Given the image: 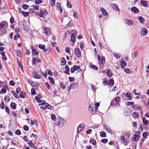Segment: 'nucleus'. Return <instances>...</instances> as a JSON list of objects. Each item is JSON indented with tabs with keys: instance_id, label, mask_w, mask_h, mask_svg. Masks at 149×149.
<instances>
[{
	"instance_id": "f257e3e1",
	"label": "nucleus",
	"mask_w": 149,
	"mask_h": 149,
	"mask_svg": "<svg viewBox=\"0 0 149 149\" xmlns=\"http://www.w3.org/2000/svg\"><path fill=\"white\" fill-rule=\"evenodd\" d=\"M99 106L100 104L99 103H96L95 104H91L89 107L90 112L93 114H95L98 109V107Z\"/></svg>"
},
{
	"instance_id": "f03ea898",
	"label": "nucleus",
	"mask_w": 149,
	"mask_h": 149,
	"mask_svg": "<svg viewBox=\"0 0 149 149\" xmlns=\"http://www.w3.org/2000/svg\"><path fill=\"white\" fill-rule=\"evenodd\" d=\"M97 58L99 61L100 67V68L102 69L104 67V64L105 62V59L104 57L102 56L100 57L99 55H97Z\"/></svg>"
},
{
	"instance_id": "7ed1b4c3",
	"label": "nucleus",
	"mask_w": 149,
	"mask_h": 149,
	"mask_svg": "<svg viewBox=\"0 0 149 149\" xmlns=\"http://www.w3.org/2000/svg\"><path fill=\"white\" fill-rule=\"evenodd\" d=\"M65 121L62 118H60L58 121H56L55 123L56 125H58L59 127H62L65 124Z\"/></svg>"
},
{
	"instance_id": "20e7f679",
	"label": "nucleus",
	"mask_w": 149,
	"mask_h": 149,
	"mask_svg": "<svg viewBox=\"0 0 149 149\" xmlns=\"http://www.w3.org/2000/svg\"><path fill=\"white\" fill-rule=\"evenodd\" d=\"M47 14V12L46 10L45 9H43L40 10L39 15L40 17L45 18Z\"/></svg>"
},
{
	"instance_id": "39448f33",
	"label": "nucleus",
	"mask_w": 149,
	"mask_h": 149,
	"mask_svg": "<svg viewBox=\"0 0 149 149\" xmlns=\"http://www.w3.org/2000/svg\"><path fill=\"white\" fill-rule=\"evenodd\" d=\"M43 33L47 35H50L51 31L50 30L49 28L43 27Z\"/></svg>"
},
{
	"instance_id": "423d86ee",
	"label": "nucleus",
	"mask_w": 149,
	"mask_h": 149,
	"mask_svg": "<svg viewBox=\"0 0 149 149\" xmlns=\"http://www.w3.org/2000/svg\"><path fill=\"white\" fill-rule=\"evenodd\" d=\"M74 53L75 55L79 57L81 56V53L80 49L79 48H76L75 49Z\"/></svg>"
},
{
	"instance_id": "0eeeda50",
	"label": "nucleus",
	"mask_w": 149,
	"mask_h": 149,
	"mask_svg": "<svg viewBox=\"0 0 149 149\" xmlns=\"http://www.w3.org/2000/svg\"><path fill=\"white\" fill-rule=\"evenodd\" d=\"M120 98L119 97H116L114 98V100H112L111 101V105L112 106L114 104V101H115L116 103L119 102L120 101Z\"/></svg>"
},
{
	"instance_id": "6e6552de",
	"label": "nucleus",
	"mask_w": 149,
	"mask_h": 149,
	"mask_svg": "<svg viewBox=\"0 0 149 149\" xmlns=\"http://www.w3.org/2000/svg\"><path fill=\"white\" fill-rule=\"evenodd\" d=\"M32 63L33 64H35L41 62V60L36 57H34L32 58Z\"/></svg>"
},
{
	"instance_id": "1a4fd4ad",
	"label": "nucleus",
	"mask_w": 149,
	"mask_h": 149,
	"mask_svg": "<svg viewBox=\"0 0 149 149\" xmlns=\"http://www.w3.org/2000/svg\"><path fill=\"white\" fill-rule=\"evenodd\" d=\"M120 142L124 144V145L126 146L128 144V143L126 141L125 138L123 136H121L120 139Z\"/></svg>"
},
{
	"instance_id": "9d476101",
	"label": "nucleus",
	"mask_w": 149,
	"mask_h": 149,
	"mask_svg": "<svg viewBox=\"0 0 149 149\" xmlns=\"http://www.w3.org/2000/svg\"><path fill=\"white\" fill-rule=\"evenodd\" d=\"M84 128V124H81L80 125L77 127V132L79 133L81 132Z\"/></svg>"
},
{
	"instance_id": "9b49d317",
	"label": "nucleus",
	"mask_w": 149,
	"mask_h": 149,
	"mask_svg": "<svg viewBox=\"0 0 149 149\" xmlns=\"http://www.w3.org/2000/svg\"><path fill=\"white\" fill-rule=\"evenodd\" d=\"M80 66L79 65H74L73 68H72L70 69L71 72L72 73H74L75 70H76L79 69L80 68Z\"/></svg>"
},
{
	"instance_id": "f8f14e48",
	"label": "nucleus",
	"mask_w": 149,
	"mask_h": 149,
	"mask_svg": "<svg viewBox=\"0 0 149 149\" xmlns=\"http://www.w3.org/2000/svg\"><path fill=\"white\" fill-rule=\"evenodd\" d=\"M148 33V31L145 28H143L141 30V35L142 36H144L146 35Z\"/></svg>"
},
{
	"instance_id": "ddd939ff",
	"label": "nucleus",
	"mask_w": 149,
	"mask_h": 149,
	"mask_svg": "<svg viewBox=\"0 0 149 149\" xmlns=\"http://www.w3.org/2000/svg\"><path fill=\"white\" fill-rule=\"evenodd\" d=\"M31 49L32 50V54L33 56H35L38 54L37 51L36 49H34L33 46L31 47Z\"/></svg>"
},
{
	"instance_id": "4468645a",
	"label": "nucleus",
	"mask_w": 149,
	"mask_h": 149,
	"mask_svg": "<svg viewBox=\"0 0 149 149\" xmlns=\"http://www.w3.org/2000/svg\"><path fill=\"white\" fill-rule=\"evenodd\" d=\"M76 36L75 34L73 33L72 34L70 38V40L73 43L75 42L76 40Z\"/></svg>"
},
{
	"instance_id": "2eb2a0df",
	"label": "nucleus",
	"mask_w": 149,
	"mask_h": 149,
	"mask_svg": "<svg viewBox=\"0 0 149 149\" xmlns=\"http://www.w3.org/2000/svg\"><path fill=\"white\" fill-rule=\"evenodd\" d=\"M120 64L122 68H124L126 65V62L124 60H122L120 62Z\"/></svg>"
},
{
	"instance_id": "dca6fc26",
	"label": "nucleus",
	"mask_w": 149,
	"mask_h": 149,
	"mask_svg": "<svg viewBox=\"0 0 149 149\" xmlns=\"http://www.w3.org/2000/svg\"><path fill=\"white\" fill-rule=\"evenodd\" d=\"M111 6L116 11H119V9L118 7V6L115 4H113L111 5Z\"/></svg>"
},
{
	"instance_id": "f3484780",
	"label": "nucleus",
	"mask_w": 149,
	"mask_h": 149,
	"mask_svg": "<svg viewBox=\"0 0 149 149\" xmlns=\"http://www.w3.org/2000/svg\"><path fill=\"white\" fill-rule=\"evenodd\" d=\"M125 22L126 24L128 25H132L133 24V22L132 20L129 19H125Z\"/></svg>"
},
{
	"instance_id": "a211bd4d",
	"label": "nucleus",
	"mask_w": 149,
	"mask_h": 149,
	"mask_svg": "<svg viewBox=\"0 0 149 149\" xmlns=\"http://www.w3.org/2000/svg\"><path fill=\"white\" fill-rule=\"evenodd\" d=\"M140 136L136 134H134L133 137V140L134 141H137L140 139Z\"/></svg>"
},
{
	"instance_id": "6ab92c4d",
	"label": "nucleus",
	"mask_w": 149,
	"mask_h": 149,
	"mask_svg": "<svg viewBox=\"0 0 149 149\" xmlns=\"http://www.w3.org/2000/svg\"><path fill=\"white\" fill-rule=\"evenodd\" d=\"M104 127H105L106 130L108 133H110L111 134H113V132L111 128L109 127H106V126H104Z\"/></svg>"
},
{
	"instance_id": "aec40b11",
	"label": "nucleus",
	"mask_w": 149,
	"mask_h": 149,
	"mask_svg": "<svg viewBox=\"0 0 149 149\" xmlns=\"http://www.w3.org/2000/svg\"><path fill=\"white\" fill-rule=\"evenodd\" d=\"M131 11H133L134 13H139V10L136 7H133L131 8Z\"/></svg>"
},
{
	"instance_id": "412c9836",
	"label": "nucleus",
	"mask_w": 149,
	"mask_h": 149,
	"mask_svg": "<svg viewBox=\"0 0 149 149\" xmlns=\"http://www.w3.org/2000/svg\"><path fill=\"white\" fill-rule=\"evenodd\" d=\"M133 108L135 110H138L139 111L141 110L142 108L141 107L137 105H135L132 106Z\"/></svg>"
},
{
	"instance_id": "4be33fe9",
	"label": "nucleus",
	"mask_w": 149,
	"mask_h": 149,
	"mask_svg": "<svg viewBox=\"0 0 149 149\" xmlns=\"http://www.w3.org/2000/svg\"><path fill=\"white\" fill-rule=\"evenodd\" d=\"M7 23V22L5 21H2L0 24V29L4 27Z\"/></svg>"
},
{
	"instance_id": "5701e85b",
	"label": "nucleus",
	"mask_w": 149,
	"mask_h": 149,
	"mask_svg": "<svg viewBox=\"0 0 149 149\" xmlns=\"http://www.w3.org/2000/svg\"><path fill=\"white\" fill-rule=\"evenodd\" d=\"M65 70L64 71V72L67 74H69L70 69L68 65L65 66Z\"/></svg>"
},
{
	"instance_id": "b1692460",
	"label": "nucleus",
	"mask_w": 149,
	"mask_h": 149,
	"mask_svg": "<svg viewBox=\"0 0 149 149\" xmlns=\"http://www.w3.org/2000/svg\"><path fill=\"white\" fill-rule=\"evenodd\" d=\"M141 4L144 7H146L148 5V2L145 1L141 0Z\"/></svg>"
},
{
	"instance_id": "393cba45",
	"label": "nucleus",
	"mask_w": 149,
	"mask_h": 149,
	"mask_svg": "<svg viewBox=\"0 0 149 149\" xmlns=\"http://www.w3.org/2000/svg\"><path fill=\"white\" fill-rule=\"evenodd\" d=\"M114 83V82L113 80L112 79H110L109 80V81L107 83V84H108L109 86H112L113 85ZM106 85H107V84H106ZM106 85V84L105 85H104L105 86Z\"/></svg>"
},
{
	"instance_id": "a878e982",
	"label": "nucleus",
	"mask_w": 149,
	"mask_h": 149,
	"mask_svg": "<svg viewBox=\"0 0 149 149\" xmlns=\"http://www.w3.org/2000/svg\"><path fill=\"white\" fill-rule=\"evenodd\" d=\"M126 96L129 98L130 100H131L132 97V95L130 93L128 92L126 93Z\"/></svg>"
},
{
	"instance_id": "bb28decb",
	"label": "nucleus",
	"mask_w": 149,
	"mask_h": 149,
	"mask_svg": "<svg viewBox=\"0 0 149 149\" xmlns=\"http://www.w3.org/2000/svg\"><path fill=\"white\" fill-rule=\"evenodd\" d=\"M138 18L139 20L140 21L141 23H143L144 22V19L142 16H139L138 17Z\"/></svg>"
},
{
	"instance_id": "cd10ccee",
	"label": "nucleus",
	"mask_w": 149,
	"mask_h": 149,
	"mask_svg": "<svg viewBox=\"0 0 149 149\" xmlns=\"http://www.w3.org/2000/svg\"><path fill=\"white\" fill-rule=\"evenodd\" d=\"M10 106L13 109H15L16 108V104L14 102H12L10 104Z\"/></svg>"
},
{
	"instance_id": "c85d7f7f",
	"label": "nucleus",
	"mask_w": 149,
	"mask_h": 149,
	"mask_svg": "<svg viewBox=\"0 0 149 149\" xmlns=\"http://www.w3.org/2000/svg\"><path fill=\"white\" fill-rule=\"evenodd\" d=\"M101 11L102 15H108L107 13L104 9L103 8L102 9H101Z\"/></svg>"
},
{
	"instance_id": "c756f323",
	"label": "nucleus",
	"mask_w": 149,
	"mask_h": 149,
	"mask_svg": "<svg viewBox=\"0 0 149 149\" xmlns=\"http://www.w3.org/2000/svg\"><path fill=\"white\" fill-rule=\"evenodd\" d=\"M2 56V59L3 60H6L7 59L6 57L5 56V52H2L1 53Z\"/></svg>"
},
{
	"instance_id": "7c9ffc66",
	"label": "nucleus",
	"mask_w": 149,
	"mask_h": 149,
	"mask_svg": "<svg viewBox=\"0 0 149 149\" xmlns=\"http://www.w3.org/2000/svg\"><path fill=\"white\" fill-rule=\"evenodd\" d=\"M143 123L144 124L147 125L148 123V121L145 118H143L142 119Z\"/></svg>"
},
{
	"instance_id": "2f4dec72",
	"label": "nucleus",
	"mask_w": 149,
	"mask_h": 149,
	"mask_svg": "<svg viewBox=\"0 0 149 149\" xmlns=\"http://www.w3.org/2000/svg\"><path fill=\"white\" fill-rule=\"evenodd\" d=\"M139 113L137 112H134L132 114V116L134 118H137L139 117Z\"/></svg>"
},
{
	"instance_id": "473e14b6",
	"label": "nucleus",
	"mask_w": 149,
	"mask_h": 149,
	"mask_svg": "<svg viewBox=\"0 0 149 149\" xmlns=\"http://www.w3.org/2000/svg\"><path fill=\"white\" fill-rule=\"evenodd\" d=\"M107 74L109 77H111L113 75L112 72L110 70H108L107 72Z\"/></svg>"
},
{
	"instance_id": "72a5a7b5",
	"label": "nucleus",
	"mask_w": 149,
	"mask_h": 149,
	"mask_svg": "<svg viewBox=\"0 0 149 149\" xmlns=\"http://www.w3.org/2000/svg\"><path fill=\"white\" fill-rule=\"evenodd\" d=\"M33 77L34 78L38 79H40L41 78L40 76L36 73V72H33Z\"/></svg>"
},
{
	"instance_id": "f704fd0d",
	"label": "nucleus",
	"mask_w": 149,
	"mask_h": 149,
	"mask_svg": "<svg viewBox=\"0 0 149 149\" xmlns=\"http://www.w3.org/2000/svg\"><path fill=\"white\" fill-rule=\"evenodd\" d=\"M20 97L23 98H25L26 94L23 92H21L19 94Z\"/></svg>"
},
{
	"instance_id": "c9c22d12",
	"label": "nucleus",
	"mask_w": 149,
	"mask_h": 149,
	"mask_svg": "<svg viewBox=\"0 0 149 149\" xmlns=\"http://www.w3.org/2000/svg\"><path fill=\"white\" fill-rule=\"evenodd\" d=\"M90 143H92L93 145L95 146L96 144V142L95 140L94 139H91L90 140Z\"/></svg>"
},
{
	"instance_id": "e433bc0d",
	"label": "nucleus",
	"mask_w": 149,
	"mask_h": 149,
	"mask_svg": "<svg viewBox=\"0 0 149 149\" xmlns=\"http://www.w3.org/2000/svg\"><path fill=\"white\" fill-rule=\"evenodd\" d=\"M50 81L51 84H55V82L53 78L51 77H48Z\"/></svg>"
},
{
	"instance_id": "4c0bfd02",
	"label": "nucleus",
	"mask_w": 149,
	"mask_h": 149,
	"mask_svg": "<svg viewBox=\"0 0 149 149\" xmlns=\"http://www.w3.org/2000/svg\"><path fill=\"white\" fill-rule=\"evenodd\" d=\"M90 67L91 68L93 69L94 70H97V67L95 65H90Z\"/></svg>"
},
{
	"instance_id": "58836bf2",
	"label": "nucleus",
	"mask_w": 149,
	"mask_h": 149,
	"mask_svg": "<svg viewBox=\"0 0 149 149\" xmlns=\"http://www.w3.org/2000/svg\"><path fill=\"white\" fill-rule=\"evenodd\" d=\"M113 55L117 58H120V54L119 53H114Z\"/></svg>"
},
{
	"instance_id": "ea45409f",
	"label": "nucleus",
	"mask_w": 149,
	"mask_h": 149,
	"mask_svg": "<svg viewBox=\"0 0 149 149\" xmlns=\"http://www.w3.org/2000/svg\"><path fill=\"white\" fill-rule=\"evenodd\" d=\"M125 104L127 106L132 105L133 106L134 105V103L133 102H126Z\"/></svg>"
},
{
	"instance_id": "a19ab883",
	"label": "nucleus",
	"mask_w": 149,
	"mask_h": 149,
	"mask_svg": "<svg viewBox=\"0 0 149 149\" xmlns=\"http://www.w3.org/2000/svg\"><path fill=\"white\" fill-rule=\"evenodd\" d=\"M106 133L104 132H101L100 133V135L102 137H104L106 136Z\"/></svg>"
},
{
	"instance_id": "79ce46f5",
	"label": "nucleus",
	"mask_w": 149,
	"mask_h": 149,
	"mask_svg": "<svg viewBox=\"0 0 149 149\" xmlns=\"http://www.w3.org/2000/svg\"><path fill=\"white\" fill-rule=\"evenodd\" d=\"M66 61L65 60L64 58L63 57L61 59V63L63 65H65L66 63Z\"/></svg>"
},
{
	"instance_id": "37998d69",
	"label": "nucleus",
	"mask_w": 149,
	"mask_h": 149,
	"mask_svg": "<svg viewBox=\"0 0 149 149\" xmlns=\"http://www.w3.org/2000/svg\"><path fill=\"white\" fill-rule=\"evenodd\" d=\"M148 132H144L143 134L142 135L143 137L145 139L146 138L147 136H148Z\"/></svg>"
},
{
	"instance_id": "c03bdc74",
	"label": "nucleus",
	"mask_w": 149,
	"mask_h": 149,
	"mask_svg": "<svg viewBox=\"0 0 149 149\" xmlns=\"http://www.w3.org/2000/svg\"><path fill=\"white\" fill-rule=\"evenodd\" d=\"M38 47L41 49L43 50L45 47L44 45L40 44L38 45Z\"/></svg>"
},
{
	"instance_id": "a18cd8bd",
	"label": "nucleus",
	"mask_w": 149,
	"mask_h": 149,
	"mask_svg": "<svg viewBox=\"0 0 149 149\" xmlns=\"http://www.w3.org/2000/svg\"><path fill=\"white\" fill-rule=\"evenodd\" d=\"M10 100V98L8 96H6L4 98V100L5 102H8Z\"/></svg>"
},
{
	"instance_id": "49530a36",
	"label": "nucleus",
	"mask_w": 149,
	"mask_h": 149,
	"mask_svg": "<svg viewBox=\"0 0 149 149\" xmlns=\"http://www.w3.org/2000/svg\"><path fill=\"white\" fill-rule=\"evenodd\" d=\"M34 9L36 10H38L39 9V6L38 5H34L33 6Z\"/></svg>"
},
{
	"instance_id": "de8ad7c7",
	"label": "nucleus",
	"mask_w": 149,
	"mask_h": 149,
	"mask_svg": "<svg viewBox=\"0 0 149 149\" xmlns=\"http://www.w3.org/2000/svg\"><path fill=\"white\" fill-rule=\"evenodd\" d=\"M28 144L31 147H34V145L32 143L31 141H29L28 142Z\"/></svg>"
},
{
	"instance_id": "09e8293b",
	"label": "nucleus",
	"mask_w": 149,
	"mask_h": 149,
	"mask_svg": "<svg viewBox=\"0 0 149 149\" xmlns=\"http://www.w3.org/2000/svg\"><path fill=\"white\" fill-rule=\"evenodd\" d=\"M42 2L41 0H35V2L36 4H40Z\"/></svg>"
},
{
	"instance_id": "8fccbe9b",
	"label": "nucleus",
	"mask_w": 149,
	"mask_h": 149,
	"mask_svg": "<svg viewBox=\"0 0 149 149\" xmlns=\"http://www.w3.org/2000/svg\"><path fill=\"white\" fill-rule=\"evenodd\" d=\"M0 107L1 109H4L5 106L4 102H1V104L0 105Z\"/></svg>"
},
{
	"instance_id": "3c124183",
	"label": "nucleus",
	"mask_w": 149,
	"mask_h": 149,
	"mask_svg": "<svg viewBox=\"0 0 149 149\" xmlns=\"http://www.w3.org/2000/svg\"><path fill=\"white\" fill-rule=\"evenodd\" d=\"M23 15L25 16L26 17L28 16L29 14V13L28 12H26L25 11H23L22 12Z\"/></svg>"
},
{
	"instance_id": "603ef678",
	"label": "nucleus",
	"mask_w": 149,
	"mask_h": 149,
	"mask_svg": "<svg viewBox=\"0 0 149 149\" xmlns=\"http://www.w3.org/2000/svg\"><path fill=\"white\" fill-rule=\"evenodd\" d=\"M45 107H46V108H47V109H50L51 107V106L47 103H45Z\"/></svg>"
},
{
	"instance_id": "864d4df0",
	"label": "nucleus",
	"mask_w": 149,
	"mask_h": 149,
	"mask_svg": "<svg viewBox=\"0 0 149 149\" xmlns=\"http://www.w3.org/2000/svg\"><path fill=\"white\" fill-rule=\"evenodd\" d=\"M125 135L127 136L128 139L130 138V132H127L125 133Z\"/></svg>"
},
{
	"instance_id": "5fc2aeb1",
	"label": "nucleus",
	"mask_w": 149,
	"mask_h": 149,
	"mask_svg": "<svg viewBox=\"0 0 149 149\" xmlns=\"http://www.w3.org/2000/svg\"><path fill=\"white\" fill-rule=\"evenodd\" d=\"M61 88L63 89H65L66 88V86L65 85H64L62 83H61L60 84Z\"/></svg>"
},
{
	"instance_id": "6e6d98bb",
	"label": "nucleus",
	"mask_w": 149,
	"mask_h": 149,
	"mask_svg": "<svg viewBox=\"0 0 149 149\" xmlns=\"http://www.w3.org/2000/svg\"><path fill=\"white\" fill-rule=\"evenodd\" d=\"M17 56H19V57H20L22 56V54H21V52L20 50H17Z\"/></svg>"
},
{
	"instance_id": "4d7b16f0",
	"label": "nucleus",
	"mask_w": 149,
	"mask_h": 149,
	"mask_svg": "<svg viewBox=\"0 0 149 149\" xmlns=\"http://www.w3.org/2000/svg\"><path fill=\"white\" fill-rule=\"evenodd\" d=\"M55 0H51L50 1V3L51 5L52 6H54L55 4Z\"/></svg>"
},
{
	"instance_id": "13d9d810",
	"label": "nucleus",
	"mask_w": 149,
	"mask_h": 149,
	"mask_svg": "<svg viewBox=\"0 0 149 149\" xmlns=\"http://www.w3.org/2000/svg\"><path fill=\"white\" fill-rule=\"evenodd\" d=\"M67 6L68 8H70L72 7V5H71L70 2L69 1H68L67 3Z\"/></svg>"
},
{
	"instance_id": "bf43d9fd",
	"label": "nucleus",
	"mask_w": 149,
	"mask_h": 149,
	"mask_svg": "<svg viewBox=\"0 0 149 149\" xmlns=\"http://www.w3.org/2000/svg\"><path fill=\"white\" fill-rule=\"evenodd\" d=\"M20 37V35L18 34H17L14 37V40H16L17 39Z\"/></svg>"
},
{
	"instance_id": "052dcab7",
	"label": "nucleus",
	"mask_w": 149,
	"mask_h": 149,
	"mask_svg": "<svg viewBox=\"0 0 149 149\" xmlns=\"http://www.w3.org/2000/svg\"><path fill=\"white\" fill-rule=\"evenodd\" d=\"M22 7L24 9L26 10L28 8L29 6L27 5L24 4L22 5Z\"/></svg>"
},
{
	"instance_id": "680f3d73",
	"label": "nucleus",
	"mask_w": 149,
	"mask_h": 149,
	"mask_svg": "<svg viewBox=\"0 0 149 149\" xmlns=\"http://www.w3.org/2000/svg\"><path fill=\"white\" fill-rule=\"evenodd\" d=\"M35 99L36 101L38 103L41 102V101L40 100L39 97L38 96H36L35 97Z\"/></svg>"
},
{
	"instance_id": "e2e57ef3",
	"label": "nucleus",
	"mask_w": 149,
	"mask_h": 149,
	"mask_svg": "<svg viewBox=\"0 0 149 149\" xmlns=\"http://www.w3.org/2000/svg\"><path fill=\"white\" fill-rule=\"evenodd\" d=\"M73 16L74 17H75L76 18H78V15L76 12H74Z\"/></svg>"
},
{
	"instance_id": "0e129e2a",
	"label": "nucleus",
	"mask_w": 149,
	"mask_h": 149,
	"mask_svg": "<svg viewBox=\"0 0 149 149\" xmlns=\"http://www.w3.org/2000/svg\"><path fill=\"white\" fill-rule=\"evenodd\" d=\"M11 92L13 93L14 97H15V98H18V95L17 94L15 93L14 91H12Z\"/></svg>"
},
{
	"instance_id": "69168bd1",
	"label": "nucleus",
	"mask_w": 149,
	"mask_h": 149,
	"mask_svg": "<svg viewBox=\"0 0 149 149\" xmlns=\"http://www.w3.org/2000/svg\"><path fill=\"white\" fill-rule=\"evenodd\" d=\"M31 94L33 95H34L36 94V91L34 89L32 88L31 89Z\"/></svg>"
},
{
	"instance_id": "338daca9",
	"label": "nucleus",
	"mask_w": 149,
	"mask_h": 149,
	"mask_svg": "<svg viewBox=\"0 0 149 149\" xmlns=\"http://www.w3.org/2000/svg\"><path fill=\"white\" fill-rule=\"evenodd\" d=\"M24 129L26 131H28L29 130V128L28 126L26 125H25L23 127Z\"/></svg>"
},
{
	"instance_id": "774afa93",
	"label": "nucleus",
	"mask_w": 149,
	"mask_h": 149,
	"mask_svg": "<svg viewBox=\"0 0 149 149\" xmlns=\"http://www.w3.org/2000/svg\"><path fill=\"white\" fill-rule=\"evenodd\" d=\"M15 133L17 135H20L21 134V132L20 131L19 129L15 131Z\"/></svg>"
}]
</instances>
